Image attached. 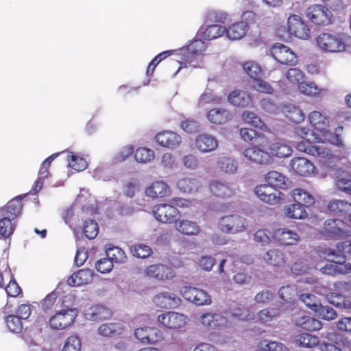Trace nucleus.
Listing matches in <instances>:
<instances>
[{
  "mask_svg": "<svg viewBox=\"0 0 351 351\" xmlns=\"http://www.w3.org/2000/svg\"><path fill=\"white\" fill-rule=\"evenodd\" d=\"M308 120L312 127L316 130L326 133L325 138L331 144L338 147L344 146L341 138L343 131V127L336 128L334 132H328L329 121L327 117L318 111L311 112L308 115Z\"/></svg>",
  "mask_w": 351,
  "mask_h": 351,
  "instance_id": "1",
  "label": "nucleus"
},
{
  "mask_svg": "<svg viewBox=\"0 0 351 351\" xmlns=\"http://www.w3.org/2000/svg\"><path fill=\"white\" fill-rule=\"evenodd\" d=\"M318 47L324 52L339 53L346 50V42L343 34L335 32H322L316 38Z\"/></svg>",
  "mask_w": 351,
  "mask_h": 351,
  "instance_id": "2",
  "label": "nucleus"
},
{
  "mask_svg": "<svg viewBox=\"0 0 351 351\" xmlns=\"http://www.w3.org/2000/svg\"><path fill=\"white\" fill-rule=\"evenodd\" d=\"M218 227L224 233L237 234L245 230L246 220L237 214L228 215L220 218Z\"/></svg>",
  "mask_w": 351,
  "mask_h": 351,
  "instance_id": "3",
  "label": "nucleus"
},
{
  "mask_svg": "<svg viewBox=\"0 0 351 351\" xmlns=\"http://www.w3.org/2000/svg\"><path fill=\"white\" fill-rule=\"evenodd\" d=\"M153 214L156 219L163 223H175L178 221L180 212L178 208L169 204H161L154 206Z\"/></svg>",
  "mask_w": 351,
  "mask_h": 351,
  "instance_id": "4",
  "label": "nucleus"
},
{
  "mask_svg": "<svg viewBox=\"0 0 351 351\" xmlns=\"http://www.w3.org/2000/svg\"><path fill=\"white\" fill-rule=\"evenodd\" d=\"M254 193L262 201L271 205H276L284 199V194L267 182L255 187Z\"/></svg>",
  "mask_w": 351,
  "mask_h": 351,
  "instance_id": "5",
  "label": "nucleus"
},
{
  "mask_svg": "<svg viewBox=\"0 0 351 351\" xmlns=\"http://www.w3.org/2000/svg\"><path fill=\"white\" fill-rule=\"evenodd\" d=\"M261 147L263 146L258 144L245 148L243 152V156L250 162L261 165H267L273 162V157L271 154Z\"/></svg>",
  "mask_w": 351,
  "mask_h": 351,
  "instance_id": "6",
  "label": "nucleus"
},
{
  "mask_svg": "<svg viewBox=\"0 0 351 351\" xmlns=\"http://www.w3.org/2000/svg\"><path fill=\"white\" fill-rule=\"evenodd\" d=\"M270 53L272 57L282 64L294 65L297 63L295 53L289 47L282 43L274 44L270 49Z\"/></svg>",
  "mask_w": 351,
  "mask_h": 351,
  "instance_id": "7",
  "label": "nucleus"
},
{
  "mask_svg": "<svg viewBox=\"0 0 351 351\" xmlns=\"http://www.w3.org/2000/svg\"><path fill=\"white\" fill-rule=\"evenodd\" d=\"M287 29L290 34L300 39L311 36V30L301 16L292 14L287 20Z\"/></svg>",
  "mask_w": 351,
  "mask_h": 351,
  "instance_id": "8",
  "label": "nucleus"
},
{
  "mask_svg": "<svg viewBox=\"0 0 351 351\" xmlns=\"http://www.w3.org/2000/svg\"><path fill=\"white\" fill-rule=\"evenodd\" d=\"M157 320L161 326L171 330L181 328L186 324V317L184 314L174 311L159 315Z\"/></svg>",
  "mask_w": 351,
  "mask_h": 351,
  "instance_id": "9",
  "label": "nucleus"
},
{
  "mask_svg": "<svg viewBox=\"0 0 351 351\" xmlns=\"http://www.w3.org/2000/svg\"><path fill=\"white\" fill-rule=\"evenodd\" d=\"M75 319V314L72 309L62 310L51 317L49 323L52 329L63 330L70 326Z\"/></svg>",
  "mask_w": 351,
  "mask_h": 351,
  "instance_id": "10",
  "label": "nucleus"
},
{
  "mask_svg": "<svg viewBox=\"0 0 351 351\" xmlns=\"http://www.w3.org/2000/svg\"><path fill=\"white\" fill-rule=\"evenodd\" d=\"M305 13L307 18L317 25H327L331 22L330 12L322 5H311L307 8Z\"/></svg>",
  "mask_w": 351,
  "mask_h": 351,
  "instance_id": "11",
  "label": "nucleus"
},
{
  "mask_svg": "<svg viewBox=\"0 0 351 351\" xmlns=\"http://www.w3.org/2000/svg\"><path fill=\"white\" fill-rule=\"evenodd\" d=\"M295 147L299 152L315 157L329 158L332 156L330 150L323 145H314L311 143V140H302L297 143Z\"/></svg>",
  "mask_w": 351,
  "mask_h": 351,
  "instance_id": "12",
  "label": "nucleus"
},
{
  "mask_svg": "<svg viewBox=\"0 0 351 351\" xmlns=\"http://www.w3.org/2000/svg\"><path fill=\"white\" fill-rule=\"evenodd\" d=\"M239 134L242 140L252 145L258 144L267 147L269 143V139L266 135L252 128H241Z\"/></svg>",
  "mask_w": 351,
  "mask_h": 351,
  "instance_id": "13",
  "label": "nucleus"
},
{
  "mask_svg": "<svg viewBox=\"0 0 351 351\" xmlns=\"http://www.w3.org/2000/svg\"><path fill=\"white\" fill-rule=\"evenodd\" d=\"M155 140L160 145L171 149L178 147L182 143L180 135L170 130L158 132Z\"/></svg>",
  "mask_w": 351,
  "mask_h": 351,
  "instance_id": "14",
  "label": "nucleus"
},
{
  "mask_svg": "<svg viewBox=\"0 0 351 351\" xmlns=\"http://www.w3.org/2000/svg\"><path fill=\"white\" fill-rule=\"evenodd\" d=\"M195 145L200 152L208 153L217 149L219 146V141L214 136L203 133L195 137Z\"/></svg>",
  "mask_w": 351,
  "mask_h": 351,
  "instance_id": "15",
  "label": "nucleus"
},
{
  "mask_svg": "<svg viewBox=\"0 0 351 351\" xmlns=\"http://www.w3.org/2000/svg\"><path fill=\"white\" fill-rule=\"evenodd\" d=\"M344 223L340 219H327L324 224L322 234L328 238H339L344 234Z\"/></svg>",
  "mask_w": 351,
  "mask_h": 351,
  "instance_id": "16",
  "label": "nucleus"
},
{
  "mask_svg": "<svg viewBox=\"0 0 351 351\" xmlns=\"http://www.w3.org/2000/svg\"><path fill=\"white\" fill-rule=\"evenodd\" d=\"M146 274L148 276L160 280L171 279L175 276L173 269L162 264L149 265L146 269Z\"/></svg>",
  "mask_w": 351,
  "mask_h": 351,
  "instance_id": "17",
  "label": "nucleus"
},
{
  "mask_svg": "<svg viewBox=\"0 0 351 351\" xmlns=\"http://www.w3.org/2000/svg\"><path fill=\"white\" fill-rule=\"evenodd\" d=\"M272 237L280 245H293L298 241L300 237L295 231L287 228H278L276 230Z\"/></svg>",
  "mask_w": 351,
  "mask_h": 351,
  "instance_id": "18",
  "label": "nucleus"
},
{
  "mask_svg": "<svg viewBox=\"0 0 351 351\" xmlns=\"http://www.w3.org/2000/svg\"><path fill=\"white\" fill-rule=\"evenodd\" d=\"M94 272L89 269H82L73 273L67 280V284L71 287L87 285L93 280Z\"/></svg>",
  "mask_w": 351,
  "mask_h": 351,
  "instance_id": "19",
  "label": "nucleus"
},
{
  "mask_svg": "<svg viewBox=\"0 0 351 351\" xmlns=\"http://www.w3.org/2000/svg\"><path fill=\"white\" fill-rule=\"evenodd\" d=\"M291 167L294 172L302 176H308L314 172L315 167L308 159L295 157L291 161Z\"/></svg>",
  "mask_w": 351,
  "mask_h": 351,
  "instance_id": "20",
  "label": "nucleus"
},
{
  "mask_svg": "<svg viewBox=\"0 0 351 351\" xmlns=\"http://www.w3.org/2000/svg\"><path fill=\"white\" fill-rule=\"evenodd\" d=\"M22 208V198L16 197L10 200L5 206L0 208V214L14 221L21 215Z\"/></svg>",
  "mask_w": 351,
  "mask_h": 351,
  "instance_id": "21",
  "label": "nucleus"
},
{
  "mask_svg": "<svg viewBox=\"0 0 351 351\" xmlns=\"http://www.w3.org/2000/svg\"><path fill=\"white\" fill-rule=\"evenodd\" d=\"M154 302L160 308H172L177 307L180 304L181 300L176 294L166 291L156 295Z\"/></svg>",
  "mask_w": 351,
  "mask_h": 351,
  "instance_id": "22",
  "label": "nucleus"
},
{
  "mask_svg": "<svg viewBox=\"0 0 351 351\" xmlns=\"http://www.w3.org/2000/svg\"><path fill=\"white\" fill-rule=\"evenodd\" d=\"M228 101L236 107H248L252 105L251 96L245 91L235 90L232 91L228 97Z\"/></svg>",
  "mask_w": 351,
  "mask_h": 351,
  "instance_id": "23",
  "label": "nucleus"
},
{
  "mask_svg": "<svg viewBox=\"0 0 351 351\" xmlns=\"http://www.w3.org/2000/svg\"><path fill=\"white\" fill-rule=\"evenodd\" d=\"M158 330L155 328L142 327L135 330V337L142 343H154L159 341Z\"/></svg>",
  "mask_w": 351,
  "mask_h": 351,
  "instance_id": "24",
  "label": "nucleus"
},
{
  "mask_svg": "<svg viewBox=\"0 0 351 351\" xmlns=\"http://www.w3.org/2000/svg\"><path fill=\"white\" fill-rule=\"evenodd\" d=\"M85 315L88 319L95 322H100L109 319L112 316V311L106 306L95 305L89 308L86 311Z\"/></svg>",
  "mask_w": 351,
  "mask_h": 351,
  "instance_id": "25",
  "label": "nucleus"
},
{
  "mask_svg": "<svg viewBox=\"0 0 351 351\" xmlns=\"http://www.w3.org/2000/svg\"><path fill=\"white\" fill-rule=\"evenodd\" d=\"M210 193L217 197L222 199L228 198L233 195V189L226 182L218 180H213L209 184Z\"/></svg>",
  "mask_w": 351,
  "mask_h": 351,
  "instance_id": "26",
  "label": "nucleus"
},
{
  "mask_svg": "<svg viewBox=\"0 0 351 351\" xmlns=\"http://www.w3.org/2000/svg\"><path fill=\"white\" fill-rule=\"evenodd\" d=\"M147 196L155 199L168 196L170 193L169 186L162 181L153 182L145 190Z\"/></svg>",
  "mask_w": 351,
  "mask_h": 351,
  "instance_id": "27",
  "label": "nucleus"
},
{
  "mask_svg": "<svg viewBox=\"0 0 351 351\" xmlns=\"http://www.w3.org/2000/svg\"><path fill=\"white\" fill-rule=\"evenodd\" d=\"M278 294L281 300L287 304L286 308L292 306L297 301L298 296L297 287L293 285L282 287L278 291Z\"/></svg>",
  "mask_w": 351,
  "mask_h": 351,
  "instance_id": "28",
  "label": "nucleus"
},
{
  "mask_svg": "<svg viewBox=\"0 0 351 351\" xmlns=\"http://www.w3.org/2000/svg\"><path fill=\"white\" fill-rule=\"evenodd\" d=\"M291 197L295 202L304 207H311L315 204L314 197L308 191L300 189H295L291 191Z\"/></svg>",
  "mask_w": 351,
  "mask_h": 351,
  "instance_id": "29",
  "label": "nucleus"
},
{
  "mask_svg": "<svg viewBox=\"0 0 351 351\" xmlns=\"http://www.w3.org/2000/svg\"><path fill=\"white\" fill-rule=\"evenodd\" d=\"M248 29V23L241 21L237 22L226 29V33L228 38L231 40H239L243 38Z\"/></svg>",
  "mask_w": 351,
  "mask_h": 351,
  "instance_id": "30",
  "label": "nucleus"
},
{
  "mask_svg": "<svg viewBox=\"0 0 351 351\" xmlns=\"http://www.w3.org/2000/svg\"><path fill=\"white\" fill-rule=\"evenodd\" d=\"M265 182L276 188V190L286 188L288 179L282 173L276 171H269L265 176Z\"/></svg>",
  "mask_w": 351,
  "mask_h": 351,
  "instance_id": "31",
  "label": "nucleus"
},
{
  "mask_svg": "<svg viewBox=\"0 0 351 351\" xmlns=\"http://www.w3.org/2000/svg\"><path fill=\"white\" fill-rule=\"evenodd\" d=\"M298 88L301 94L309 97H317L326 92L324 88L319 87L314 82L302 81L298 84Z\"/></svg>",
  "mask_w": 351,
  "mask_h": 351,
  "instance_id": "32",
  "label": "nucleus"
},
{
  "mask_svg": "<svg viewBox=\"0 0 351 351\" xmlns=\"http://www.w3.org/2000/svg\"><path fill=\"white\" fill-rule=\"evenodd\" d=\"M176 223V230L182 234L196 235L200 232V227L195 221L182 219Z\"/></svg>",
  "mask_w": 351,
  "mask_h": 351,
  "instance_id": "33",
  "label": "nucleus"
},
{
  "mask_svg": "<svg viewBox=\"0 0 351 351\" xmlns=\"http://www.w3.org/2000/svg\"><path fill=\"white\" fill-rule=\"evenodd\" d=\"M207 118L214 124L221 125L230 119V114L229 111L226 109L213 108L208 111Z\"/></svg>",
  "mask_w": 351,
  "mask_h": 351,
  "instance_id": "34",
  "label": "nucleus"
},
{
  "mask_svg": "<svg viewBox=\"0 0 351 351\" xmlns=\"http://www.w3.org/2000/svg\"><path fill=\"white\" fill-rule=\"evenodd\" d=\"M295 324L307 331H315L322 328L320 321L309 316H302L297 318Z\"/></svg>",
  "mask_w": 351,
  "mask_h": 351,
  "instance_id": "35",
  "label": "nucleus"
},
{
  "mask_svg": "<svg viewBox=\"0 0 351 351\" xmlns=\"http://www.w3.org/2000/svg\"><path fill=\"white\" fill-rule=\"evenodd\" d=\"M271 155L278 158H285L291 155V147L283 141H276L269 145Z\"/></svg>",
  "mask_w": 351,
  "mask_h": 351,
  "instance_id": "36",
  "label": "nucleus"
},
{
  "mask_svg": "<svg viewBox=\"0 0 351 351\" xmlns=\"http://www.w3.org/2000/svg\"><path fill=\"white\" fill-rule=\"evenodd\" d=\"M177 186L183 193H192L197 191L200 182L196 178L186 177L178 181Z\"/></svg>",
  "mask_w": 351,
  "mask_h": 351,
  "instance_id": "37",
  "label": "nucleus"
},
{
  "mask_svg": "<svg viewBox=\"0 0 351 351\" xmlns=\"http://www.w3.org/2000/svg\"><path fill=\"white\" fill-rule=\"evenodd\" d=\"M284 212L285 215L291 219H302L308 217L305 207L297 202L287 206L284 209Z\"/></svg>",
  "mask_w": 351,
  "mask_h": 351,
  "instance_id": "38",
  "label": "nucleus"
},
{
  "mask_svg": "<svg viewBox=\"0 0 351 351\" xmlns=\"http://www.w3.org/2000/svg\"><path fill=\"white\" fill-rule=\"evenodd\" d=\"M123 328L119 323H106L98 328V333L104 337H112L123 332Z\"/></svg>",
  "mask_w": 351,
  "mask_h": 351,
  "instance_id": "39",
  "label": "nucleus"
},
{
  "mask_svg": "<svg viewBox=\"0 0 351 351\" xmlns=\"http://www.w3.org/2000/svg\"><path fill=\"white\" fill-rule=\"evenodd\" d=\"M207 48L206 43L201 39L193 40L187 47V53L184 60L187 63H191L192 61L189 58V56H199L202 55Z\"/></svg>",
  "mask_w": 351,
  "mask_h": 351,
  "instance_id": "40",
  "label": "nucleus"
},
{
  "mask_svg": "<svg viewBox=\"0 0 351 351\" xmlns=\"http://www.w3.org/2000/svg\"><path fill=\"white\" fill-rule=\"evenodd\" d=\"M243 68L245 73L254 80L261 79L262 76V69L260 65L252 60L246 61L243 64Z\"/></svg>",
  "mask_w": 351,
  "mask_h": 351,
  "instance_id": "41",
  "label": "nucleus"
},
{
  "mask_svg": "<svg viewBox=\"0 0 351 351\" xmlns=\"http://www.w3.org/2000/svg\"><path fill=\"white\" fill-rule=\"evenodd\" d=\"M266 263L272 266H280L285 263V255L278 250H269L264 256Z\"/></svg>",
  "mask_w": 351,
  "mask_h": 351,
  "instance_id": "42",
  "label": "nucleus"
},
{
  "mask_svg": "<svg viewBox=\"0 0 351 351\" xmlns=\"http://www.w3.org/2000/svg\"><path fill=\"white\" fill-rule=\"evenodd\" d=\"M243 121L250 125L259 128L262 130L267 129L264 122L254 112L250 111H244L241 115Z\"/></svg>",
  "mask_w": 351,
  "mask_h": 351,
  "instance_id": "43",
  "label": "nucleus"
},
{
  "mask_svg": "<svg viewBox=\"0 0 351 351\" xmlns=\"http://www.w3.org/2000/svg\"><path fill=\"white\" fill-rule=\"evenodd\" d=\"M12 219L0 214V238L7 239L12 235L15 229V225Z\"/></svg>",
  "mask_w": 351,
  "mask_h": 351,
  "instance_id": "44",
  "label": "nucleus"
},
{
  "mask_svg": "<svg viewBox=\"0 0 351 351\" xmlns=\"http://www.w3.org/2000/svg\"><path fill=\"white\" fill-rule=\"evenodd\" d=\"M217 165L221 171L226 173H234L237 171V163L232 158L223 156L217 161Z\"/></svg>",
  "mask_w": 351,
  "mask_h": 351,
  "instance_id": "45",
  "label": "nucleus"
},
{
  "mask_svg": "<svg viewBox=\"0 0 351 351\" xmlns=\"http://www.w3.org/2000/svg\"><path fill=\"white\" fill-rule=\"evenodd\" d=\"M108 258L112 261V263H123L127 260L125 252L118 247H111L106 250Z\"/></svg>",
  "mask_w": 351,
  "mask_h": 351,
  "instance_id": "46",
  "label": "nucleus"
},
{
  "mask_svg": "<svg viewBox=\"0 0 351 351\" xmlns=\"http://www.w3.org/2000/svg\"><path fill=\"white\" fill-rule=\"evenodd\" d=\"M226 28L219 25H208L203 32L202 37L206 40H213L223 36Z\"/></svg>",
  "mask_w": 351,
  "mask_h": 351,
  "instance_id": "47",
  "label": "nucleus"
},
{
  "mask_svg": "<svg viewBox=\"0 0 351 351\" xmlns=\"http://www.w3.org/2000/svg\"><path fill=\"white\" fill-rule=\"evenodd\" d=\"M281 311L282 310L280 307L264 308L258 313L257 317L262 322H270L279 317Z\"/></svg>",
  "mask_w": 351,
  "mask_h": 351,
  "instance_id": "48",
  "label": "nucleus"
},
{
  "mask_svg": "<svg viewBox=\"0 0 351 351\" xmlns=\"http://www.w3.org/2000/svg\"><path fill=\"white\" fill-rule=\"evenodd\" d=\"M351 204L344 200H332L328 204V209L335 214L346 213L350 208Z\"/></svg>",
  "mask_w": 351,
  "mask_h": 351,
  "instance_id": "49",
  "label": "nucleus"
},
{
  "mask_svg": "<svg viewBox=\"0 0 351 351\" xmlns=\"http://www.w3.org/2000/svg\"><path fill=\"white\" fill-rule=\"evenodd\" d=\"M155 157L153 150L146 147H139L134 153L135 160L138 162L147 163L154 160Z\"/></svg>",
  "mask_w": 351,
  "mask_h": 351,
  "instance_id": "50",
  "label": "nucleus"
},
{
  "mask_svg": "<svg viewBox=\"0 0 351 351\" xmlns=\"http://www.w3.org/2000/svg\"><path fill=\"white\" fill-rule=\"evenodd\" d=\"M296 341L300 346L306 348H313L319 343L318 337L308 333L300 334L297 337Z\"/></svg>",
  "mask_w": 351,
  "mask_h": 351,
  "instance_id": "51",
  "label": "nucleus"
},
{
  "mask_svg": "<svg viewBox=\"0 0 351 351\" xmlns=\"http://www.w3.org/2000/svg\"><path fill=\"white\" fill-rule=\"evenodd\" d=\"M300 300L310 309L316 312L319 309V300L311 293H303L300 295Z\"/></svg>",
  "mask_w": 351,
  "mask_h": 351,
  "instance_id": "52",
  "label": "nucleus"
},
{
  "mask_svg": "<svg viewBox=\"0 0 351 351\" xmlns=\"http://www.w3.org/2000/svg\"><path fill=\"white\" fill-rule=\"evenodd\" d=\"M287 118L291 122L300 123L304 120L305 116L301 109L295 106L289 108L286 113Z\"/></svg>",
  "mask_w": 351,
  "mask_h": 351,
  "instance_id": "53",
  "label": "nucleus"
},
{
  "mask_svg": "<svg viewBox=\"0 0 351 351\" xmlns=\"http://www.w3.org/2000/svg\"><path fill=\"white\" fill-rule=\"evenodd\" d=\"M83 232L88 239H93L98 234V225L93 219L86 220L83 226Z\"/></svg>",
  "mask_w": 351,
  "mask_h": 351,
  "instance_id": "54",
  "label": "nucleus"
},
{
  "mask_svg": "<svg viewBox=\"0 0 351 351\" xmlns=\"http://www.w3.org/2000/svg\"><path fill=\"white\" fill-rule=\"evenodd\" d=\"M6 324L8 329L15 333H20L23 330L21 319L17 315H8L6 317Z\"/></svg>",
  "mask_w": 351,
  "mask_h": 351,
  "instance_id": "55",
  "label": "nucleus"
},
{
  "mask_svg": "<svg viewBox=\"0 0 351 351\" xmlns=\"http://www.w3.org/2000/svg\"><path fill=\"white\" fill-rule=\"evenodd\" d=\"M81 348L82 343L80 338L71 335L66 339L62 351H80Z\"/></svg>",
  "mask_w": 351,
  "mask_h": 351,
  "instance_id": "56",
  "label": "nucleus"
},
{
  "mask_svg": "<svg viewBox=\"0 0 351 351\" xmlns=\"http://www.w3.org/2000/svg\"><path fill=\"white\" fill-rule=\"evenodd\" d=\"M58 298L57 293L53 291L49 293L42 302V310L45 313H48L55 308L57 306L56 300Z\"/></svg>",
  "mask_w": 351,
  "mask_h": 351,
  "instance_id": "57",
  "label": "nucleus"
},
{
  "mask_svg": "<svg viewBox=\"0 0 351 351\" xmlns=\"http://www.w3.org/2000/svg\"><path fill=\"white\" fill-rule=\"evenodd\" d=\"M69 157L70 158L68 159L69 165L74 170L82 171L87 167L88 164L83 158L74 154L71 155Z\"/></svg>",
  "mask_w": 351,
  "mask_h": 351,
  "instance_id": "58",
  "label": "nucleus"
},
{
  "mask_svg": "<svg viewBox=\"0 0 351 351\" xmlns=\"http://www.w3.org/2000/svg\"><path fill=\"white\" fill-rule=\"evenodd\" d=\"M58 155L59 153L53 154L43 162L38 171V178L40 179L44 180L48 178L51 163Z\"/></svg>",
  "mask_w": 351,
  "mask_h": 351,
  "instance_id": "59",
  "label": "nucleus"
},
{
  "mask_svg": "<svg viewBox=\"0 0 351 351\" xmlns=\"http://www.w3.org/2000/svg\"><path fill=\"white\" fill-rule=\"evenodd\" d=\"M132 252L136 257L145 258L151 255L152 250L148 245L139 244L132 247Z\"/></svg>",
  "mask_w": 351,
  "mask_h": 351,
  "instance_id": "60",
  "label": "nucleus"
},
{
  "mask_svg": "<svg viewBox=\"0 0 351 351\" xmlns=\"http://www.w3.org/2000/svg\"><path fill=\"white\" fill-rule=\"evenodd\" d=\"M194 297L195 299L193 303L198 306L207 305L211 302L210 295L207 292L200 289L197 288V291L195 295H194Z\"/></svg>",
  "mask_w": 351,
  "mask_h": 351,
  "instance_id": "61",
  "label": "nucleus"
},
{
  "mask_svg": "<svg viewBox=\"0 0 351 351\" xmlns=\"http://www.w3.org/2000/svg\"><path fill=\"white\" fill-rule=\"evenodd\" d=\"M304 76V73L297 68L290 69L286 73L287 80L291 83L296 84L298 85L301 82L300 81L303 79Z\"/></svg>",
  "mask_w": 351,
  "mask_h": 351,
  "instance_id": "62",
  "label": "nucleus"
},
{
  "mask_svg": "<svg viewBox=\"0 0 351 351\" xmlns=\"http://www.w3.org/2000/svg\"><path fill=\"white\" fill-rule=\"evenodd\" d=\"M113 267V263L112 261L108 259V258H103L97 261L95 264L96 269L101 273L106 274L110 272Z\"/></svg>",
  "mask_w": 351,
  "mask_h": 351,
  "instance_id": "63",
  "label": "nucleus"
},
{
  "mask_svg": "<svg viewBox=\"0 0 351 351\" xmlns=\"http://www.w3.org/2000/svg\"><path fill=\"white\" fill-rule=\"evenodd\" d=\"M336 185L339 189L351 194V178L350 175H345L339 178L336 181Z\"/></svg>",
  "mask_w": 351,
  "mask_h": 351,
  "instance_id": "64",
  "label": "nucleus"
}]
</instances>
